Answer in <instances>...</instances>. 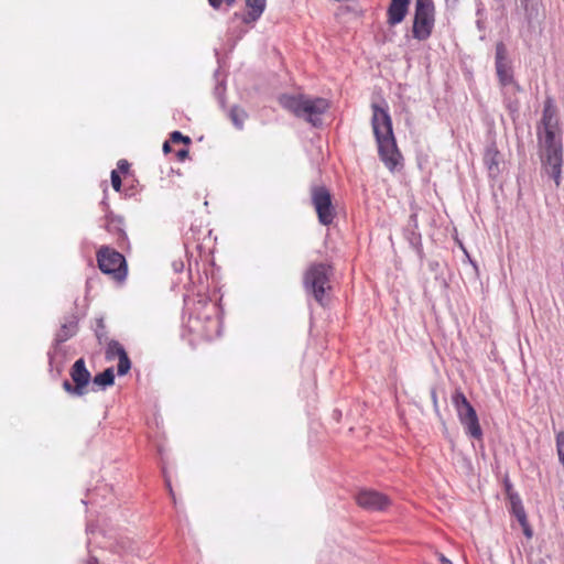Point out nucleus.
Masks as SVG:
<instances>
[{
    "label": "nucleus",
    "mask_w": 564,
    "mask_h": 564,
    "mask_svg": "<svg viewBox=\"0 0 564 564\" xmlns=\"http://www.w3.org/2000/svg\"><path fill=\"white\" fill-rule=\"evenodd\" d=\"M246 4L249 9L245 22H254L257 21L265 9V0H246Z\"/></svg>",
    "instance_id": "ddd939ff"
},
{
    "label": "nucleus",
    "mask_w": 564,
    "mask_h": 564,
    "mask_svg": "<svg viewBox=\"0 0 564 564\" xmlns=\"http://www.w3.org/2000/svg\"><path fill=\"white\" fill-rule=\"evenodd\" d=\"M63 388L66 392H68L69 394H74V395H77V397H80L83 394H85V391H82V390H77V386L76 384H72L68 380H65L63 382Z\"/></svg>",
    "instance_id": "5701e85b"
},
{
    "label": "nucleus",
    "mask_w": 564,
    "mask_h": 564,
    "mask_svg": "<svg viewBox=\"0 0 564 564\" xmlns=\"http://www.w3.org/2000/svg\"><path fill=\"white\" fill-rule=\"evenodd\" d=\"M498 155L499 153L496 149L489 148L486 151L485 163L491 173L498 171Z\"/></svg>",
    "instance_id": "f3484780"
},
{
    "label": "nucleus",
    "mask_w": 564,
    "mask_h": 564,
    "mask_svg": "<svg viewBox=\"0 0 564 564\" xmlns=\"http://www.w3.org/2000/svg\"><path fill=\"white\" fill-rule=\"evenodd\" d=\"M541 124L538 139L542 170L560 186L563 163L561 131L555 110L550 105L544 107Z\"/></svg>",
    "instance_id": "f257e3e1"
},
{
    "label": "nucleus",
    "mask_w": 564,
    "mask_h": 564,
    "mask_svg": "<svg viewBox=\"0 0 564 564\" xmlns=\"http://www.w3.org/2000/svg\"><path fill=\"white\" fill-rule=\"evenodd\" d=\"M171 141L174 143L183 142L188 144L191 139L188 137L183 135L180 131H174L171 133Z\"/></svg>",
    "instance_id": "b1692460"
},
{
    "label": "nucleus",
    "mask_w": 564,
    "mask_h": 564,
    "mask_svg": "<svg viewBox=\"0 0 564 564\" xmlns=\"http://www.w3.org/2000/svg\"><path fill=\"white\" fill-rule=\"evenodd\" d=\"M330 267L324 263L312 264L304 275V285L318 303H323L325 291L329 289Z\"/></svg>",
    "instance_id": "423d86ee"
},
{
    "label": "nucleus",
    "mask_w": 564,
    "mask_h": 564,
    "mask_svg": "<svg viewBox=\"0 0 564 564\" xmlns=\"http://www.w3.org/2000/svg\"><path fill=\"white\" fill-rule=\"evenodd\" d=\"M280 104L296 117L304 118L314 127L322 124V115L328 109L329 104L324 98H308L303 95L280 97Z\"/></svg>",
    "instance_id": "7ed1b4c3"
},
{
    "label": "nucleus",
    "mask_w": 564,
    "mask_h": 564,
    "mask_svg": "<svg viewBox=\"0 0 564 564\" xmlns=\"http://www.w3.org/2000/svg\"><path fill=\"white\" fill-rule=\"evenodd\" d=\"M372 110L371 123L380 159L390 171H393L400 163L401 154L393 137L391 118L378 105H372Z\"/></svg>",
    "instance_id": "f03ea898"
},
{
    "label": "nucleus",
    "mask_w": 564,
    "mask_h": 564,
    "mask_svg": "<svg viewBox=\"0 0 564 564\" xmlns=\"http://www.w3.org/2000/svg\"><path fill=\"white\" fill-rule=\"evenodd\" d=\"M118 358H119L118 375L123 376V375L128 373V371L130 370L131 362H130L129 357L126 351L122 352V355H120Z\"/></svg>",
    "instance_id": "412c9836"
},
{
    "label": "nucleus",
    "mask_w": 564,
    "mask_h": 564,
    "mask_svg": "<svg viewBox=\"0 0 564 564\" xmlns=\"http://www.w3.org/2000/svg\"><path fill=\"white\" fill-rule=\"evenodd\" d=\"M356 501L359 507L369 511H384L391 505L388 496L372 489L360 490Z\"/></svg>",
    "instance_id": "1a4fd4ad"
},
{
    "label": "nucleus",
    "mask_w": 564,
    "mask_h": 564,
    "mask_svg": "<svg viewBox=\"0 0 564 564\" xmlns=\"http://www.w3.org/2000/svg\"><path fill=\"white\" fill-rule=\"evenodd\" d=\"M76 333V323L70 322L68 324H63L61 329L57 332L55 337V343L58 345L61 343L66 341Z\"/></svg>",
    "instance_id": "2eb2a0df"
},
{
    "label": "nucleus",
    "mask_w": 564,
    "mask_h": 564,
    "mask_svg": "<svg viewBox=\"0 0 564 564\" xmlns=\"http://www.w3.org/2000/svg\"><path fill=\"white\" fill-rule=\"evenodd\" d=\"M176 155H177V158H178L180 160H184V159H185V158H187V155H188V150H186V149H182V150H180V151L177 152V154H176Z\"/></svg>",
    "instance_id": "c85d7f7f"
},
{
    "label": "nucleus",
    "mask_w": 564,
    "mask_h": 564,
    "mask_svg": "<svg viewBox=\"0 0 564 564\" xmlns=\"http://www.w3.org/2000/svg\"><path fill=\"white\" fill-rule=\"evenodd\" d=\"M126 350L123 349V347L116 340H111L109 344H108V347H107V351H106V355H107V358L108 359H112L113 357L116 356H120L122 355V352H124Z\"/></svg>",
    "instance_id": "aec40b11"
},
{
    "label": "nucleus",
    "mask_w": 564,
    "mask_h": 564,
    "mask_svg": "<svg viewBox=\"0 0 564 564\" xmlns=\"http://www.w3.org/2000/svg\"><path fill=\"white\" fill-rule=\"evenodd\" d=\"M434 26V4L432 0H416L413 36L419 41L426 40Z\"/></svg>",
    "instance_id": "39448f33"
},
{
    "label": "nucleus",
    "mask_w": 564,
    "mask_h": 564,
    "mask_svg": "<svg viewBox=\"0 0 564 564\" xmlns=\"http://www.w3.org/2000/svg\"><path fill=\"white\" fill-rule=\"evenodd\" d=\"M556 449L560 462L564 466V432H558L556 434Z\"/></svg>",
    "instance_id": "4be33fe9"
},
{
    "label": "nucleus",
    "mask_w": 564,
    "mask_h": 564,
    "mask_svg": "<svg viewBox=\"0 0 564 564\" xmlns=\"http://www.w3.org/2000/svg\"><path fill=\"white\" fill-rule=\"evenodd\" d=\"M128 166H129V164H128V162H127V161H124V160L119 161V163H118V167H119L121 171H127V170H128Z\"/></svg>",
    "instance_id": "7c9ffc66"
},
{
    "label": "nucleus",
    "mask_w": 564,
    "mask_h": 564,
    "mask_svg": "<svg viewBox=\"0 0 564 564\" xmlns=\"http://www.w3.org/2000/svg\"><path fill=\"white\" fill-rule=\"evenodd\" d=\"M509 500L512 513L514 514L519 522H523V520L527 518V514L520 497L517 494L509 492Z\"/></svg>",
    "instance_id": "4468645a"
},
{
    "label": "nucleus",
    "mask_w": 564,
    "mask_h": 564,
    "mask_svg": "<svg viewBox=\"0 0 564 564\" xmlns=\"http://www.w3.org/2000/svg\"><path fill=\"white\" fill-rule=\"evenodd\" d=\"M230 118L236 127L241 128L246 119V112L238 107H232Z\"/></svg>",
    "instance_id": "6ab92c4d"
},
{
    "label": "nucleus",
    "mask_w": 564,
    "mask_h": 564,
    "mask_svg": "<svg viewBox=\"0 0 564 564\" xmlns=\"http://www.w3.org/2000/svg\"><path fill=\"white\" fill-rule=\"evenodd\" d=\"M111 185L113 189L117 192H119L121 188V178L115 170L111 172Z\"/></svg>",
    "instance_id": "393cba45"
},
{
    "label": "nucleus",
    "mask_w": 564,
    "mask_h": 564,
    "mask_svg": "<svg viewBox=\"0 0 564 564\" xmlns=\"http://www.w3.org/2000/svg\"><path fill=\"white\" fill-rule=\"evenodd\" d=\"M410 226H412L413 228H416L417 227V218H416V214H412L410 216Z\"/></svg>",
    "instance_id": "c756f323"
},
{
    "label": "nucleus",
    "mask_w": 564,
    "mask_h": 564,
    "mask_svg": "<svg viewBox=\"0 0 564 564\" xmlns=\"http://www.w3.org/2000/svg\"><path fill=\"white\" fill-rule=\"evenodd\" d=\"M410 0H391L388 8V23L397 25L403 21L409 10Z\"/></svg>",
    "instance_id": "f8f14e48"
},
{
    "label": "nucleus",
    "mask_w": 564,
    "mask_h": 564,
    "mask_svg": "<svg viewBox=\"0 0 564 564\" xmlns=\"http://www.w3.org/2000/svg\"><path fill=\"white\" fill-rule=\"evenodd\" d=\"M436 555H437L441 564H453V562L451 560H448L444 554L436 553Z\"/></svg>",
    "instance_id": "cd10ccee"
},
{
    "label": "nucleus",
    "mask_w": 564,
    "mask_h": 564,
    "mask_svg": "<svg viewBox=\"0 0 564 564\" xmlns=\"http://www.w3.org/2000/svg\"><path fill=\"white\" fill-rule=\"evenodd\" d=\"M496 72L502 86L513 85L517 90H520V87L513 82L511 66L507 58V50L503 43L496 45Z\"/></svg>",
    "instance_id": "9d476101"
},
{
    "label": "nucleus",
    "mask_w": 564,
    "mask_h": 564,
    "mask_svg": "<svg viewBox=\"0 0 564 564\" xmlns=\"http://www.w3.org/2000/svg\"><path fill=\"white\" fill-rule=\"evenodd\" d=\"M210 6L215 9H218L221 4V0H208ZM228 6H232L235 0H224Z\"/></svg>",
    "instance_id": "bb28decb"
},
{
    "label": "nucleus",
    "mask_w": 564,
    "mask_h": 564,
    "mask_svg": "<svg viewBox=\"0 0 564 564\" xmlns=\"http://www.w3.org/2000/svg\"><path fill=\"white\" fill-rule=\"evenodd\" d=\"M519 523H520V525H521V527H522V529H523V534H524L528 539H531V538H532V535H533V531H532V529H531V527H530V524H529V522H528V519L525 518V519L523 520V522H519Z\"/></svg>",
    "instance_id": "a878e982"
},
{
    "label": "nucleus",
    "mask_w": 564,
    "mask_h": 564,
    "mask_svg": "<svg viewBox=\"0 0 564 564\" xmlns=\"http://www.w3.org/2000/svg\"><path fill=\"white\" fill-rule=\"evenodd\" d=\"M312 203L322 225H330L336 216L329 191L324 186H314L311 191Z\"/></svg>",
    "instance_id": "6e6552de"
},
{
    "label": "nucleus",
    "mask_w": 564,
    "mask_h": 564,
    "mask_svg": "<svg viewBox=\"0 0 564 564\" xmlns=\"http://www.w3.org/2000/svg\"><path fill=\"white\" fill-rule=\"evenodd\" d=\"M115 381V373L112 368H107L105 371L96 375L94 377V384L100 386L102 388L112 386Z\"/></svg>",
    "instance_id": "dca6fc26"
},
{
    "label": "nucleus",
    "mask_w": 564,
    "mask_h": 564,
    "mask_svg": "<svg viewBox=\"0 0 564 564\" xmlns=\"http://www.w3.org/2000/svg\"><path fill=\"white\" fill-rule=\"evenodd\" d=\"M524 9L529 20L536 18L540 9V0H524Z\"/></svg>",
    "instance_id": "a211bd4d"
},
{
    "label": "nucleus",
    "mask_w": 564,
    "mask_h": 564,
    "mask_svg": "<svg viewBox=\"0 0 564 564\" xmlns=\"http://www.w3.org/2000/svg\"><path fill=\"white\" fill-rule=\"evenodd\" d=\"M432 401L434 403V406L436 408L437 406V399H436V392L434 390L432 391Z\"/></svg>",
    "instance_id": "473e14b6"
},
{
    "label": "nucleus",
    "mask_w": 564,
    "mask_h": 564,
    "mask_svg": "<svg viewBox=\"0 0 564 564\" xmlns=\"http://www.w3.org/2000/svg\"><path fill=\"white\" fill-rule=\"evenodd\" d=\"M163 151H164V153L171 152V145L167 141L164 142V144H163Z\"/></svg>",
    "instance_id": "2f4dec72"
},
{
    "label": "nucleus",
    "mask_w": 564,
    "mask_h": 564,
    "mask_svg": "<svg viewBox=\"0 0 564 564\" xmlns=\"http://www.w3.org/2000/svg\"><path fill=\"white\" fill-rule=\"evenodd\" d=\"M452 402L465 432L474 438H481L482 431L477 413L464 393L456 391L452 397Z\"/></svg>",
    "instance_id": "20e7f679"
},
{
    "label": "nucleus",
    "mask_w": 564,
    "mask_h": 564,
    "mask_svg": "<svg viewBox=\"0 0 564 564\" xmlns=\"http://www.w3.org/2000/svg\"><path fill=\"white\" fill-rule=\"evenodd\" d=\"M169 488H171L170 484H167ZM171 495L173 496V489H170Z\"/></svg>",
    "instance_id": "72a5a7b5"
},
{
    "label": "nucleus",
    "mask_w": 564,
    "mask_h": 564,
    "mask_svg": "<svg viewBox=\"0 0 564 564\" xmlns=\"http://www.w3.org/2000/svg\"><path fill=\"white\" fill-rule=\"evenodd\" d=\"M70 377L74 383L77 386V390L86 392V387L90 380V372L87 370L84 359L80 358L75 361L70 370Z\"/></svg>",
    "instance_id": "9b49d317"
},
{
    "label": "nucleus",
    "mask_w": 564,
    "mask_h": 564,
    "mask_svg": "<svg viewBox=\"0 0 564 564\" xmlns=\"http://www.w3.org/2000/svg\"><path fill=\"white\" fill-rule=\"evenodd\" d=\"M97 260L98 267L104 273L111 274L116 280L126 278V260L121 253L108 247H102L98 251Z\"/></svg>",
    "instance_id": "0eeeda50"
}]
</instances>
